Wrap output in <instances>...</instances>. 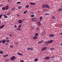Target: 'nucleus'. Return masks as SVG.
<instances>
[{"label":"nucleus","mask_w":62,"mask_h":62,"mask_svg":"<svg viewBox=\"0 0 62 62\" xmlns=\"http://www.w3.org/2000/svg\"><path fill=\"white\" fill-rule=\"evenodd\" d=\"M30 4L32 5H36V4L35 3H34L30 2Z\"/></svg>","instance_id":"nucleus-10"},{"label":"nucleus","mask_w":62,"mask_h":62,"mask_svg":"<svg viewBox=\"0 0 62 62\" xmlns=\"http://www.w3.org/2000/svg\"><path fill=\"white\" fill-rule=\"evenodd\" d=\"M50 50H54V47L50 48Z\"/></svg>","instance_id":"nucleus-29"},{"label":"nucleus","mask_w":62,"mask_h":62,"mask_svg":"<svg viewBox=\"0 0 62 62\" xmlns=\"http://www.w3.org/2000/svg\"><path fill=\"white\" fill-rule=\"evenodd\" d=\"M21 2H18L16 3V4H21Z\"/></svg>","instance_id":"nucleus-32"},{"label":"nucleus","mask_w":62,"mask_h":62,"mask_svg":"<svg viewBox=\"0 0 62 62\" xmlns=\"http://www.w3.org/2000/svg\"><path fill=\"white\" fill-rule=\"evenodd\" d=\"M61 46H62V43H61Z\"/></svg>","instance_id":"nucleus-58"},{"label":"nucleus","mask_w":62,"mask_h":62,"mask_svg":"<svg viewBox=\"0 0 62 62\" xmlns=\"http://www.w3.org/2000/svg\"><path fill=\"white\" fill-rule=\"evenodd\" d=\"M32 21L33 22H35V21H37V18H33L32 19Z\"/></svg>","instance_id":"nucleus-6"},{"label":"nucleus","mask_w":62,"mask_h":62,"mask_svg":"<svg viewBox=\"0 0 62 62\" xmlns=\"http://www.w3.org/2000/svg\"><path fill=\"white\" fill-rule=\"evenodd\" d=\"M12 35L11 34H10V37H12Z\"/></svg>","instance_id":"nucleus-53"},{"label":"nucleus","mask_w":62,"mask_h":62,"mask_svg":"<svg viewBox=\"0 0 62 62\" xmlns=\"http://www.w3.org/2000/svg\"><path fill=\"white\" fill-rule=\"evenodd\" d=\"M45 14L46 15H48L49 13H46Z\"/></svg>","instance_id":"nucleus-40"},{"label":"nucleus","mask_w":62,"mask_h":62,"mask_svg":"<svg viewBox=\"0 0 62 62\" xmlns=\"http://www.w3.org/2000/svg\"><path fill=\"white\" fill-rule=\"evenodd\" d=\"M0 6H1V7H2V6H3V5L2 4H0Z\"/></svg>","instance_id":"nucleus-50"},{"label":"nucleus","mask_w":62,"mask_h":62,"mask_svg":"<svg viewBox=\"0 0 62 62\" xmlns=\"http://www.w3.org/2000/svg\"><path fill=\"white\" fill-rule=\"evenodd\" d=\"M7 15H10V13H7Z\"/></svg>","instance_id":"nucleus-47"},{"label":"nucleus","mask_w":62,"mask_h":62,"mask_svg":"<svg viewBox=\"0 0 62 62\" xmlns=\"http://www.w3.org/2000/svg\"><path fill=\"white\" fill-rule=\"evenodd\" d=\"M1 42H2V41L0 40V43H1Z\"/></svg>","instance_id":"nucleus-55"},{"label":"nucleus","mask_w":62,"mask_h":62,"mask_svg":"<svg viewBox=\"0 0 62 62\" xmlns=\"http://www.w3.org/2000/svg\"><path fill=\"white\" fill-rule=\"evenodd\" d=\"M34 61L36 62H37L38 61V59L37 58H36L35 59Z\"/></svg>","instance_id":"nucleus-25"},{"label":"nucleus","mask_w":62,"mask_h":62,"mask_svg":"<svg viewBox=\"0 0 62 62\" xmlns=\"http://www.w3.org/2000/svg\"><path fill=\"white\" fill-rule=\"evenodd\" d=\"M31 13H32V14H34V12H31Z\"/></svg>","instance_id":"nucleus-56"},{"label":"nucleus","mask_w":62,"mask_h":62,"mask_svg":"<svg viewBox=\"0 0 62 62\" xmlns=\"http://www.w3.org/2000/svg\"><path fill=\"white\" fill-rule=\"evenodd\" d=\"M27 11H26L24 12V14H25V13H27Z\"/></svg>","instance_id":"nucleus-36"},{"label":"nucleus","mask_w":62,"mask_h":62,"mask_svg":"<svg viewBox=\"0 0 62 62\" xmlns=\"http://www.w3.org/2000/svg\"><path fill=\"white\" fill-rule=\"evenodd\" d=\"M31 17H35V16L34 15V14H32L31 15Z\"/></svg>","instance_id":"nucleus-19"},{"label":"nucleus","mask_w":62,"mask_h":62,"mask_svg":"<svg viewBox=\"0 0 62 62\" xmlns=\"http://www.w3.org/2000/svg\"><path fill=\"white\" fill-rule=\"evenodd\" d=\"M15 27L16 28V27H17V25H15Z\"/></svg>","instance_id":"nucleus-49"},{"label":"nucleus","mask_w":62,"mask_h":62,"mask_svg":"<svg viewBox=\"0 0 62 62\" xmlns=\"http://www.w3.org/2000/svg\"><path fill=\"white\" fill-rule=\"evenodd\" d=\"M17 17H19V16H20L19 15H17Z\"/></svg>","instance_id":"nucleus-51"},{"label":"nucleus","mask_w":62,"mask_h":62,"mask_svg":"<svg viewBox=\"0 0 62 62\" xmlns=\"http://www.w3.org/2000/svg\"><path fill=\"white\" fill-rule=\"evenodd\" d=\"M29 6L28 5H27L25 6V8H29Z\"/></svg>","instance_id":"nucleus-20"},{"label":"nucleus","mask_w":62,"mask_h":62,"mask_svg":"<svg viewBox=\"0 0 62 62\" xmlns=\"http://www.w3.org/2000/svg\"><path fill=\"white\" fill-rule=\"evenodd\" d=\"M49 37H53L54 36V35L52 34H50L49 35Z\"/></svg>","instance_id":"nucleus-9"},{"label":"nucleus","mask_w":62,"mask_h":62,"mask_svg":"<svg viewBox=\"0 0 62 62\" xmlns=\"http://www.w3.org/2000/svg\"><path fill=\"white\" fill-rule=\"evenodd\" d=\"M27 50H31L30 48H28L27 49Z\"/></svg>","instance_id":"nucleus-41"},{"label":"nucleus","mask_w":62,"mask_h":62,"mask_svg":"<svg viewBox=\"0 0 62 62\" xmlns=\"http://www.w3.org/2000/svg\"><path fill=\"white\" fill-rule=\"evenodd\" d=\"M54 41V40H51L48 41V43H52Z\"/></svg>","instance_id":"nucleus-4"},{"label":"nucleus","mask_w":62,"mask_h":62,"mask_svg":"<svg viewBox=\"0 0 62 62\" xmlns=\"http://www.w3.org/2000/svg\"><path fill=\"white\" fill-rule=\"evenodd\" d=\"M8 5H7L6 6V10H7V9H8V8H8Z\"/></svg>","instance_id":"nucleus-13"},{"label":"nucleus","mask_w":62,"mask_h":62,"mask_svg":"<svg viewBox=\"0 0 62 62\" xmlns=\"http://www.w3.org/2000/svg\"><path fill=\"white\" fill-rule=\"evenodd\" d=\"M50 57H46L45 58V59L46 60H48V59H49V58H50Z\"/></svg>","instance_id":"nucleus-11"},{"label":"nucleus","mask_w":62,"mask_h":62,"mask_svg":"<svg viewBox=\"0 0 62 62\" xmlns=\"http://www.w3.org/2000/svg\"><path fill=\"white\" fill-rule=\"evenodd\" d=\"M24 62V61L23 60H21L20 61V62Z\"/></svg>","instance_id":"nucleus-39"},{"label":"nucleus","mask_w":62,"mask_h":62,"mask_svg":"<svg viewBox=\"0 0 62 62\" xmlns=\"http://www.w3.org/2000/svg\"><path fill=\"white\" fill-rule=\"evenodd\" d=\"M6 55V57H7V56H8V55Z\"/></svg>","instance_id":"nucleus-57"},{"label":"nucleus","mask_w":62,"mask_h":62,"mask_svg":"<svg viewBox=\"0 0 62 62\" xmlns=\"http://www.w3.org/2000/svg\"><path fill=\"white\" fill-rule=\"evenodd\" d=\"M3 14H1V15H0V18H2V16H3Z\"/></svg>","instance_id":"nucleus-38"},{"label":"nucleus","mask_w":62,"mask_h":62,"mask_svg":"<svg viewBox=\"0 0 62 62\" xmlns=\"http://www.w3.org/2000/svg\"><path fill=\"white\" fill-rule=\"evenodd\" d=\"M43 42V41H41L38 42V44H40V43H42V42Z\"/></svg>","instance_id":"nucleus-12"},{"label":"nucleus","mask_w":62,"mask_h":62,"mask_svg":"<svg viewBox=\"0 0 62 62\" xmlns=\"http://www.w3.org/2000/svg\"><path fill=\"white\" fill-rule=\"evenodd\" d=\"M15 8H13L12 9V10H15Z\"/></svg>","instance_id":"nucleus-44"},{"label":"nucleus","mask_w":62,"mask_h":62,"mask_svg":"<svg viewBox=\"0 0 62 62\" xmlns=\"http://www.w3.org/2000/svg\"><path fill=\"white\" fill-rule=\"evenodd\" d=\"M22 20H18V23H23V21H22Z\"/></svg>","instance_id":"nucleus-3"},{"label":"nucleus","mask_w":62,"mask_h":62,"mask_svg":"<svg viewBox=\"0 0 62 62\" xmlns=\"http://www.w3.org/2000/svg\"><path fill=\"white\" fill-rule=\"evenodd\" d=\"M45 34H46V33L45 32V31H43L42 32V36H44L45 35Z\"/></svg>","instance_id":"nucleus-8"},{"label":"nucleus","mask_w":62,"mask_h":62,"mask_svg":"<svg viewBox=\"0 0 62 62\" xmlns=\"http://www.w3.org/2000/svg\"><path fill=\"white\" fill-rule=\"evenodd\" d=\"M5 26V25H3L0 27V29H1V28H3Z\"/></svg>","instance_id":"nucleus-14"},{"label":"nucleus","mask_w":62,"mask_h":62,"mask_svg":"<svg viewBox=\"0 0 62 62\" xmlns=\"http://www.w3.org/2000/svg\"><path fill=\"white\" fill-rule=\"evenodd\" d=\"M8 2H10V1L9 0H8Z\"/></svg>","instance_id":"nucleus-46"},{"label":"nucleus","mask_w":62,"mask_h":62,"mask_svg":"<svg viewBox=\"0 0 62 62\" xmlns=\"http://www.w3.org/2000/svg\"><path fill=\"white\" fill-rule=\"evenodd\" d=\"M14 43H15L16 45H18L19 44H18V43H17V42H15Z\"/></svg>","instance_id":"nucleus-27"},{"label":"nucleus","mask_w":62,"mask_h":62,"mask_svg":"<svg viewBox=\"0 0 62 62\" xmlns=\"http://www.w3.org/2000/svg\"><path fill=\"white\" fill-rule=\"evenodd\" d=\"M3 57H6V55H3Z\"/></svg>","instance_id":"nucleus-48"},{"label":"nucleus","mask_w":62,"mask_h":62,"mask_svg":"<svg viewBox=\"0 0 62 62\" xmlns=\"http://www.w3.org/2000/svg\"><path fill=\"white\" fill-rule=\"evenodd\" d=\"M16 29L17 30H19V31H20L21 30V28H18Z\"/></svg>","instance_id":"nucleus-28"},{"label":"nucleus","mask_w":62,"mask_h":62,"mask_svg":"<svg viewBox=\"0 0 62 62\" xmlns=\"http://www.w3.org/2000/svg\"><path fill=\"white\" fill-rule=\"evenodd\" d=\"M37 30H39V28H37Z\"/></svg>","instance_id":"nucleus-59"},{"label":"nucleus","mask_w":62,"mask_h":62,"mask_svg":"<svg viewBox=\"0 0 62 62\" xmlns=\"http://www.w3.org/2000/svg\"><path fill=\"white\" fill-rule=\"evenodd\" d=\"M1 23V21H0V24Z\"/></svg>","instance_id":"nucleus-62"},{"label":"nucleus","mask_w":62,"mask_h":62,"mask_svg":"<svg viewBox=\"0 0 62 62\" xmlns=\"http://www.w3.org/2000/svg\"><path fill=\"white\" fill-rule=\"evenodd\" d=\"M46 43V44H47V45H48V41L47 42H46V43Z\"/></svg>","instance_id":"nucleus-43"},{"label":"nucleus","mask_w":62,"mask_h":62,"mask_svg":"<svg viewBox=\"0 0 62 62\" xmlns=\"http://www.w3.org/2000/svg\"><path fill=\"white\" fill-rule=\"evenodd\" d=\"M59 11L60 12V11H62V9L61 8L59 9Z\"/></svg>","instance_id":"nucleus-34"},{"label":"nucleus","mask_w":62,"mask_h":62,"mask_svg":"<svg viewBox=\"0 0 62 62\" xmlns=\"http://www.w3.org/2000/svg\"><path fill=\"white\" fill-rule=\"evenodd\" d=\"M2 43L3 44H4V43H5V42H6V41H7L5 39L2 40Z\"/></svg>","instance_id":"nucleus-5"},{"label":"nucleus","mask_w":62,"mask_h":62,"mask_svg":"<svg viewBox=\"0 0 62 62\" xmlns=\"http://www.w3.org/2000/svg\"><path fill=\"white\" fill-rule=\"evenodd\" d=\"M6 39H8L9 38L8 37H7L6 38Z\"/></svg>","instance_id":"nucleus-54"},{"label":"nucleus","mask_w":62,"mask_h":62,"mask_svg":"<svg viewBox=\"0 0 62 62\" xmlns=\"http://www.w3.org/2000/svg\"><path fill=\"white\" fill-rule=\"evenodd\" d=\"M42 19V17H40V20H39L40 21H41Z\"/></svg>","instance_id":"nucleus-23"},{"label":"nucleus","mask_w":62,"mask_h":62,"mask_svg":"<svg viewBox=\"0 0 62 62\" xmlns=\"http://www.w3.org/2000/svg\"><path fill=\"white\" fill-rule=\"evenodd\" d=\"M42 7H43V8H45V5L43 4L42 5Z\"/></svg>","instance_id":"nucleus-24"},{"label":"nucleus","mask_w":62,"mask_h":62,"mask_svg":"<svg viewBox=\"0 0 62 62\" xmlns=\"http://www.w3.org/2000/svg\"><path fill=\"white\" fill-rule=\"evenodd\" d=\"M17 54H18L19 55H23L22 54L20 53H18Z\"/></svg>","instance_id":"nucleus-22"},{"label":"nucleus","mask_w":62,"mask_h":62,"mask_svg":"<svg viewBox=\"0 0 62 62\" xmlns=\"http://www.w3.org/2000/svg\"><path fill=\"white\" fill-rule=\"evenodd\" d=\"M34 48L33 47H31V48H30L31 50L32 51V50H33Z\"/></svg>","instance_id":"nucleus-37"},{"label":"nucleus","mask_w":62,"mask_h":62,"mask_svg":"<svg viewBox=\"0 0 62 62\" xmlns=\"http://www.w3.org/2000/svg\"><path fill=\"white\" fill-rule=\"evenodd\" d=\"M52 19H55V17L54 16H52Z\"/></svg>","instance_id":"nucleus-33"},{"label":"nucleus","mask_w":62,"mask_h":62,"mask_svg":"<svg viewBox=\"0 0 62 62\" xmlns=\"http://www.w3.org/2000/svg\"><path fill=\"white\" fill-rule=\"evenodd\" d=\"M47 47H44L41 49V51H43L45 50L46 49H47Z\"/></svg>","instance_id":"nucleus-2"},{"label":"nucleus","mask_w":62,"mask_h":62,"mask_svg":"<svg viewBox=\"0 0 62 62\" xmlns=\"http://www.w3.org/2000/svg\"><path fill=\"white\" fill-rule=\"evenodd\" d=\"M6 42H9L10 40H6Z\"/></svg>","instance_id":"nucleus-42"},{"label":"nucleus","mask_w":62,"mask_h":62,"mask_svg":"<svg viewBox=\"0 0 62 62\" xmlns=\"http://www.w3.org/2000/svg\"><path fill=\"white\" fill-rule=\"evenodd\" d=\"M61 35H62V33H61Z\"/></svg>","instance_id":"nucleus-61"},{"label":"nucleus","mask_w":62,"mask_h":62,"mask_svg":"<svg viewBox=\"0 0 62 62\" xmlns=\"http://www.w3.org/2000/svg\"><path fill=\"white\" fill-rule=\"evenodd\" d=\"M46 7L47 8H49L50 6L48 5H46Z\"/></svg>","instance_id":"nucleus-15"},{"label":"nucleus","mask_w":62,"mask_h":62,"mask_svg":"<svg viewBox=\"0 0 62 62\" xmlns=\"http://www.w3.org/2000/svg\"><path fill=\"white\" fill-rule=\"evenodd\" d=\"M8 45V43H6V45Z\"/></svg>","instance_id":"nucleus-60"},{"label":"nucleus","mask_w":62,"mask_h":62,"mask_svg":"<svg viewBox=\"0 0 62 62\" xmlns=\"http://www.w3.org/2000/svg\"><path fill=\"white\" fill-rule=\"evenodd\" d=\"M21 8H22L21 6H19L18 7V9H21Z\"/></svg>","instance_id":"nucleus-35"},{"label":"nucleus","mask_w":62,"mask_h":62,"mask_svg":"<svg viewBox=\"0 0 62 62\" xmlns=\"http://www.w3.org/2000/svg\"><path fill=\"white\" fill-rule=\"evenodd\" d=\"M16 59V57L15 56H13L10 58V60L12 61L14 60H15Z\"/></svg>","instance_id":"nucleus-1"},{"label":"nucleus","mask_w":62,"mask_h":62,"mask_svg":"<svg viewBox=\"0 0 62 62\" xmlns=\"http://www.w3.org/2000/svg\"><path fill=\"white\" fill-rule=\"evenodd\" d=\"M10 47H11V48H13V46H12V45L10 46Z\"/></svg>","instance_id":"nucleus-45"},{"label":"nucleus","mask_w":62,"mask_h":62,"mask_svg":"<svg viewBox=\"0 0 62 62\" xmlns=\"http://www.w3.org/2000/svg\"><path fill=\"white\" fill-rule=\"evenodd\" d=\"M2 10H5V9H6V8L4 7H3L2 8Z\"/></svg>","instance_id":"nucleus-30"},{"label":"nucleus","mask_w":62,"mask_h":62,"mask_svg":"<svg viewBox=\"0 0 62 62\" xmlns=\"http://www.w3.org/2000/svg\"><path fill=\"white\" fill-rule=\"evenodd\" d=\"M38 23L39 24V26H40L41 25V23L39 22H38Z\"/></svg>","instance_id":"nucleus-16"},{"label":"nucleus","mask_w":62,"mask_h":62,"mask_svg":"<svg viewBox=\"0 0 62 62\" xmlns=\"http://www.w3.org/2000/svg\"><path fill=\"white\" fill-rule=\"evenodd\" d=\"M32 29H35V27H33L32 28Z\"/></svg>","instance_id":"nucleus-52"},{"label":"nucleus","mask_w":62,"mask_h":62,"mask_svg":"<svg viewBox=\"0 0 62 62\" xmlns=\"http://www.w3.org/2000/svg\"><path fill=\"white\" fill-rule=\"evenodd\" d=\"M0 53L1 54H2L4 53V52L2 51H0Z\"/></svg>","instance_id":"nucleus-26"},{"label":"nucleus","mask_w":62,"mask_h":62,"mask_svg":"<svg viewBox=\"0 0 62 62\" xmlns=\"http://www.w3.org/2000/svg\"><path fill=\"white\" fill-rule=\"evenodd\" d=\"M3 16L4 17V18H8V16L5 15H4Z\"/></svg>","instance_id":"nucleus-17"},{"label":"nucleus","mask_w":62,"mask_h":62,"mask_svg":"<svg viewBox=\"0 0 62 62\" xmlns=\"http://www.w3.org/2000/svg\"><path fill=\"white\" fill-rule=\"evenodd\" d=\"M54 57L53 56H52V57H51V60H53V61H54V60H55V59H54Z\"/></svg>","instance_id":"nucleus-7"},{"label":"nucleus","mask_w":62,"mask_h":62,"mask_svg":"<svg viewBox=\"0 0 62 62\" xmlns=\"http://www.w3.org/2000/svg\"><path fill=\"white\" fill-rule=\"evenodd\" d=\"M35 36H38L39 34H38V33H36L35 34Z\"/></svg>","instance_id":"nucleus-21"},{"label":"nucleus","mask_w":62,"mask_h":62,"mask_svg":"<svg viewBox=\"0 0 62 62\" xmlns=\"http://www.w3.org/2000/svg\"><path fill=\"white\" fill-rule=\"evenodd\" d=\"M21 25H22L21 24L19 25L18 27V28H21Z\"/></svg>","instance_id":"nucleus-31"},{"label":"nucleus","mask_w":62,"mask_h":62,"mask_svg":"<svg viewBox=\"0 0 62 62\" xmlns=\"http://www.w3.org/2000/svg\"><path fill=\"white\" fill-rule=\"evenodd\" d=\"M37 38H38L36 36H34L33 37V39H37Z\"/></svg>","instance_id":"nucleus-18"}]
</instances>
